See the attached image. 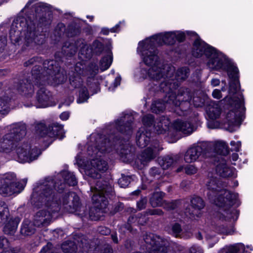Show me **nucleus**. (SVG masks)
Instances as JSON below:
<instances>
[{
    "mask_svg": "<svg viewBox=\"0 0 253 253\" xmlns=\"http://www.w3.org/2000/svg\"><path fill=\"white\" fill-rule=\"evenodd\" d=\"M65 189V184L60 181H44L40 185V198L42 202L45 203L53 212L60 210L69 213H76L81 218L85 215L79 197L73 192H69L61 196ZM84 211V210H83Z\"/></svg>",
    "mask_w": 253,
    "mask_h": 253,
    "instance_id": "f257e3e1",
    "label": "nucleus"
},
{
    "mask_svg": "<svg viewBox=\"0 0 253 253\" xmlns=\"http://www.w3.org/2000/svg\"><path fill=\"white\" fill-rule=\"evenodd\" d=\"M207 186L209 190V199L224 212L220 215V219L225 220L234 219L237 211L231 209V207L236 204L238 194L224 189L222 181L214 177L209 180Z\"/></svg>",
    "mask_w": 253,
    "mask_h": 253,
    "instance_id": "f03ea898",
    "label": "nucleus"
},
{
    "mask_svg": "<svg viewBox=\"0 0 253 253\" xmlns=\"http://www.w3.org/2000/svg\"><path fill=\"white\" fill-rule=\"evenodd\" d=\"M99 68L95 62L90 63L87 66L81 62L77 63L74 67V70L69 73V81L71 85L75 88L79 89V97L78 103L86 101L89 96L87 88L83 86V80L82 76H87V84L90 88H92L94 92L98 87L97 82L94 79L97 74Z\"/></svg>",
    "mask_w": 253,
    "mask_h": 253,
    "instance_id": "7ed1b4c3",
    "label": "nucleus"
},
{
    "mask_svg": "<svg viewBox=\"0 0 253 253\" xmlns=\"http://www.w3.org/2000/svg\"><path fill=\"white\" fill-rule=\"evenodd\" d=\"M92 139L94 142V146L90 145L87 149L88 154L94 158L91 161V165L92 168L88 173L91 178L89 180L90 189L92 186L93 187L96 186L98 181H101L103 184L106 183L110 184L102 178L100 172H103L107 169L108 165L107 163L100 157L102 154L106 152H110V148L106 145V141L104 142V145L102 144L105 138L100 134L92 136L91 139Z\"/></svg>",
    "mask_w": 253,
    "mask_h": 253,
    "instance_id": "20e7f679",
    "label": "nucleus"
},
{
    "mask_svg": "<svg viewBox=\"0 0 253 253\" xmlns=\"http://www.w3.org/2000/svg\"><path fill=\"white\" fill-rule=\"evenodd\" d=\"M179 85V83L176 82L161 83L159 87L161 91L166 93L165 101L176 108L174 111L181 110V113L177 112L179 115H185L186 113L184 112L190 108L193 93L189 88L181 87L176 94L175 91Z\"/></svg>",
    "mask_w": 253,
    "mask_h": 253,
    "instance_id": "39448f33",
    "label": "nucleus"
},
{
    "mask_svg": "<svg viewBox=\"0 0 253 253\" xmlns=\"http://www.w3.org/2000/svg\"><path fill=\"white\" fill-rule=\"evenodd\" d=\"M43 70L40 66L35 65L32 69V80L37 84L56 85L63 83L67 79L66 73L60 71L59 63L54 60H46L43 63Z\"/></svg>",
    "mask_w": 253,
    "mask_h": 253,
    "instance_id": "423d86ee",
    "label": "nucleus"
},
{
    "mask_svg": "<svg viewBox=\"0 0 253 253\" xmlns=\"http://www.w3.org/2000/svg\"><path fill=\"white\" fill-rule=\"evenodd\" d=\"M155 44V42L151 40H146L139 42L143 61L146 65L151 67L148 70V75L151 80L158 81L164 77L166 69L160 67L158 52Z\"/></svg>",
    "mask_w": 253,
    "mask_h": 253,
    "instance_id": "0eeeda50",
    "label": "nucleus"
},
{
    "mask_svg": "<svg viewBox=\"0 0 253 253\" xmlns=\"http://www.w3.org/2000/svg\"><path fill=\"white\" fill-rule=\"evenodd\" d=\"M98 181L96 186L91 187V191L93 193L92 196L93 203L96 206L91 207L89 211V217L91 220H98L103 213L102 210L108 205V198H112L114 192L112 186L106 183L104 184Z\"/></svg>",
    "mask_w": 253,
    "mask_h": 253,
    "instance_id": "6e6552de",
    "label": "nucleus"
},
{
    "mask_svg": "<svg viewBox=\"0 0 253 253\" xmlns=\"http://www.w3.org/2000/svg\"><path fill=\"white\" fill-rule=\"evenodd\" d=\"M192 54L193 56L197 58L204 55L208 58H210L208 65L209 68L215 70L216 69V63H218L220 62L222 63L224 61V60L218 57L214 48L209 46L199 37L194 41L193 43Z\"/></svg>",
    "mask_w": 253,
    "mask_h": 253,
    "instance_id": "1a4fd4ad",
    "label": "nucleus"
},
{
    "mask_svg": "<svg viewBox=\"0 0 253 253\" xmlns=\"http://www.w3.org/2000/svg\"><path fill=\"white\" fill-rule=\"evenodd\" d=\"M26 134L25 125L16 124L10 126L9 132L3 136L0 141V152H10L13 149L15 143L20 141Z\"/></svg>",
    "mask_w": 253,
    "mask_h": 253,
    "instance_id": "9d476101",
    "label": "nucleus"
},
{
    "mask_svg": "<svg viewBox=\"0 0 253 253\" xmlns=\"http://www.w3.org/2000/svg\"><path fill=\"white\" fill-rule=\"evenodd\" d=\"M228 101L231 109L226 114L225 123L230 126H236L241 119L245 111L243 96L239 94L228 99Z\"/></svg>",
    "mask_w": 253,
    "mask_h": 253,
    "instance_id": "9b49d317",
    "label": "nucleus"
},
{
    "mask_svg": "<svg viewBox=\"0 0 253 253\" xmlns=\"http://www.w3.org/2000/svg\"><path fill=\"white\" fill-rule=\"evenodd\" d=\"M23 189L24 186L17 181L16 175L13 172L4 174L0 179V194L3 196L19 193Z\"/></svg>",
    "mask_w": 253,
    "mask_h": 253,
    "instance_id": "f8f14e48",
    "label": "nucleus"
},
{
    "mask_svg": "<svg viewBox=\"0 0 253 253\" xmlns=\"http://www.w3.org/2000/svg\"><path fill=\"white\" fill-rule=\"evenodd\" d=\"M143 240L149 249L148 253H168V242L164 238L152 233H146Z\"/></svg>",
    "mask_w": 253,
    "mask_h": 253,
    "instance_id": "ddd939ff",
    "label": "nucleus"
},
{
    "mask_svg": "<svg viewBox=\"0 0 253 253\" xmlns=\"http://www.w3.org/2000/svg\"><path fill=\"white\" fill-rule=\"evenodd\" d=\"M36 129L37 133L41 137H57L61 139L64 137L63 126L57 123H53L48 127L43 123H40L36 126Z\"/></svg>",
    "mask_w": 253,
    "mask_h": 253,
    "instance_id": "4468645a",
    "label": "nucleus"
},
{
    "mask_svg": "<svg viewBox=\"0 0 253 253\" xmlns=\"http://www.w3.org/2000/svg\"><path fill=\"white\" fill-rule=\"evenodd\" d=\"M16 152L17 161L22 163L31 162L37 159L41 154L40 149L37 147L31 149L27 143H18L16 146Z\"/></svg>",
    "mask_w": 253,
    "mask_h": 253,
    "instance_id": "2eb2a0df",
    "label": "nucleus"
},
{
    "mask_svg": "<svg viewBox=\"0 0 253 253\" xmlns=\"http://www.w3.org/2000/svg\"><path fill=\"white\" fill-rule=\"evenodd\" d=\"M218 62L216 63V69L215 70H221L227 72L228 77L231 81L229 83V92L230 94H235L238 89L239 80L238 68L232 64L225 62Z\"/></svg>",
    "mask_w": 253,
    "mask_h": 253,
    "instance_id": "dca6fc26",
    "label": "nucleus"
},
{
    "mask_svg": "<svg viewBox=\"0 0 253 253\" xmlns=\"http://www.w3.org/2000/svg\"><path fill=\"white\" fill-rule=\"evenodd\" d=\"M102 136L104 137L105 139L103 141L102 144L104 145V142L106 141V145L108 146L112 151V148L116 149V151L119 155L122 158L127 159L128 158V156L130 154V150L129 146L127 144H121V141H120V138L118 136L113 132H111L109 134L108 137L105 135H101Z\"/></svg>",
    "mask_w": 253,
    "mask_h": 253,
    "instance_id": "f3484780",
    "label": "nucleus"
},
{
    "mask_svg": "<svg viewBox=\"0 0 253 253\" xmlns=\"http://www.w3.org/2000/svg\"><path fill=\"white\" fill-rule=\"evenodd\" d=\"M38 188L39 197L38 200L40 204H38V205H44L47 208V210H42L38 211L34 215L33 223L36 227H42L47 226L50 224L52 217V213L55 212H53L51 209L46 205L45 203L42 202L40 198V185Z\"/></svg>",
    "mask_w": 253,
    "mask_h": 253,
    "instance_id": "a211bd4d",
    "label": "nucleus"
},
{
    "mask_svg": "<svg viewBox=\"0 0 253 253\" xmlns=\"http://www.w3.org/2000/svg\"><path fill=\"white\" fill-rule=\"evenodd\" d=\"M184 213L185 215L191 219H194L196 217H199L201 215V210L204 209L205 204L204 200L200 197L193 196L190 198V205L186 206Z\"/></svg>",
    "mask_w": 253,
    "mask_h": 253,
    "instance_id": "6ab92c4d",
    "label": "nucleus"
},
{
    "mask_svg": "<svg viewBox=\"0 0 253 253\" xmlns=\"http://www.w3.org/2000/svg\"><path fill=\"white\" fill-rule=\"evenodd\" d=\"M166 74L164 73V76L162 79L164 81L162 83L179 82L185 80L189 75V69L187 67H182L179 68L175 73V75L173 76L174 69L173 67H169L166 69Z\"/></svg>",
    "mask_w": 253,
    "mask_h": 253,
    "instance_id": "aec40b11",
    "label": "nucleus"
},
{
    "mask_svg": "<svg viewBox=\"0 0 253 253\" xmlns=\"http://www.w3.org/2000/svg\"><path fill=\"white\" fill-rule=\"evenodd\" d=\"M133 120L132 116L126 114L118 119L115 122V125L111 126L110 129L115 127L118 132L126 135L128 138L132 133V123Z\"/></svg>",
    "mask_w": 253,
    "mask_h": 253,
    "instance_id": "412c9836",
    "label": "nucleus"
},
{
    "mask_svg": "<svg viewBox=\"0 0 253 253\" xmlns=\"http://www.w3.org/2000/svg\"><path fill=\"white\" fill-rule=\"evenodd\" d=\"M33 82H35V84L40 87L36 95L38 106L39 107H46L50 105L52 99V94L50 91L43 86L44 84H37L35 80Z\"/></svg>",
    "mask_w": 253,
    "mask_h": 253,
    "instance_id": "4be33fe9",
    "label": "nucleus"
},
{
    "mask_svg": "<svg viewBox=\"0 0 253 253\" xmlns=\"http://www.w3.org/2000/svg\"><path fill=\"white\" fill-rule=\"evenodd\" d=\"M205 146L202 144L192 145L186 152L184 155V161L187 163H191L197 161L205 152Z\"/></svg>",
    "mask_w": 253,
    "mask_h": 253,
    "instance_id": "5701e85b",
    "label": "nucleus"
},
{
    "mask_svg": "<svg viewBox=\"0 0 253 253\" xmlns=\"http://www.w3.org/2000/svg\"><path fill=\"white\" fill-rule=\"evenodd\" d=\"M16 87L19 93L27 97H31L34 92L31 80L28 78L19 80L16 84Z\"/></svg>",
    "mask_w": 253,
    "mask_h": 253,
    "instance_id": "b1692460",
    "label": "nucleus"
},
{
    "mask_svg": "<svg viewBox=\"0 0 253 253\" xmlns=\"http://www.w3.org/2000/svg\"><path fill=\"white\" fill-rule=\"evenodd\" d=\"M44 42L43 35L37 34L36 32L31 31V28H28L25 35V42L24 46L32 47L34 44H41Z\"/></svg>",
    "mask_w": 253,
    "mask_h": 253,
    "instance_id": "393cba45",
    "label": "nucleus"
},
{
    "mask_svg": "<svg viewBox=\"0 0 253 253\" xmlns=\"http://www.w3.org/2000/svg\"><path fill=\"white\" fill-rule=\"evenodd\" d=\"M218 161H219V163L217 164L216 167V173L223 177L233 176L234 169L227 165L224 158L221 157L220 160H218Z\"/></svg>",
    "mask_w": 253,
    "mask_h": 253,
    "instance_id": "a878e982",
    "label": "nucleus"
},
{
    "mask_svg": "<svg viewBox=\"0 0 253 253\" xmlns=\"http://www.w3.org/2000/svg\"><path fill=\"white\" fill-rule=\"evenodd\" d=\"M157 145H155L154 148L148 147L141 153L138 157L141 165L144 166L156 158L158 148Z\"/></svg>",
    "mask_w": 253,
    "mask_h": 253,
    "instance_id": "bb28decb",
    "label": "nucleus"
},
{
    "mask_svg": "<svg viewBox=\"0 0 253 253\" xmlns=\"http://www.w3.org/2000/svg\"><path fill=\"white\" fill-rule=\"evenodd\" d=\"M151 132L144 128H140L136 133V142L140 148L146 147L150 141Z\"/></svg>",
    "mask_w": 253,
    "mask_h": 253,
    "instance_id": "cd10ccee",
    "label": "nucleus"
},
{
    "mask_svg": "<svg viewBox=\"0 0 253 253\" xmlns=\"http://www.w3.org/2000/svg\"><path fill=\"white\" fill-rule=\"evenodd\" d=\"M155 41L160 44H173L175 42V36L174 32H168L164 34H160L152 37Z\"/></svg>",
    "mask_w": 253,
    "mask_h": 253,
    "instance_id": "c85d7f7f",
    "label": "nucleus"
},
{
    "mask_svg": "<svg viewBox=\"0 0 253 253\" xmlns=\"http://www.w3.org/2000/svg\"><path fill=\"white\" fill-rule=\"evenodd\" d=\"M173 125L176 131L181 132L185 134H190L193 131L192 124L186 121L177 120L174 122Z\"/></svg>",
    "mask_w": 253,
    "mask_h": 253,
    "instance_id": "c756f323",
    "label": "nucleus"
},
{
    "mask_svg": "<svg viewBox=\"0 0 253 253\" xmlns=\"http://www.w3.org/2000/svg\"><path fill=\"white\" fill-rule=\"evenodd\" d=\"M61 175L64 179V182L61 180L55 178L54 179H46L44 181H60L62 183H64L65 185L68 184L69 186H75L77 184V180L75 174L73 172L69 171H63L61 172Z\"/></svg>",
    "mask_w": 253,
    "mask_h": 253,
    "instance_id": "7c9ffc66",
    "label": "nucleus"
},
{
    "mask_svg": "<svg viewBox=\"0 0 253 253\" xmlns=\"http://www.w3.org/2000/svg\"><path fill=\"white\" fill-rule=\"evenodd\" d=\"M19 221L18 219H11L4 226L3 231L5 234L13 235L15 233Z\"/></svg>",
    "mask_w": 253,
    "mask_h": 253,
    "instance_id": "2f4dec72",
    "label": "nucleus"
},
{
    "mask_svg": "<svg viewBox=\"0 0 253 253\" xmlns=\"http://www.w3.org/2000/svg\"><path fill=\"white\" fill-rule=\"evenodd\" d=\"M35 226L34 223H32L29 220L25 219L22 224L20 233L24 236H31L35 232Z\"/></svg>",
    "mask_w": 253,
    "mask_h": 253,
    "instance_id": "473e14b6",
    "label": "nucleus"
},
{
    "mask_svg": "<svg viewBox=\"0 0 253 253\" xmlns=\"http://www.w3.org/2000/svg\"><path fill=\"white\" fill-rule=\"evenodd\" d=\"M10 100L8 96H0V113L2 117L6 116L10 112Z\"/></svg>",
    "mask_w": 253,
    "mask_h": 253,
    "instance_id": "72a5a7b5",
    "label": "nucleus"
},
{
    "mask_svg": "<svg viewBox=\"0 0 253 253\" xmlns=\"http://www.w3.org/2000/svg\"><path fill=\"white\" fill-rule=\"evenodd\" d=\"M168 105L172 106V104L168 103L165 101V97L163 99L155 100L151 105L152 111L156 114L163 112Z\"/></svg>",
    "mask_w": 253,
    "mask_h": 253,
    "instance_id": "f704fd0d",
    "label": "nucleus"
},
{
    "mask_svg": "<svg viewBox=\"0 0 253 253\" xmlns=\"http://www.w3.org/2000/svg\"><path fill=\"white\" fill-rule=\"evenodd\" d=\"M78 46V43L74 44L66 42L62 46V52L67 57H71L77 52Z\"/></svg>",
    "mask_w": 253,
    "mask_h": 253,
    "instance_id": "c9c22d12",
    "label": "nucleus"
},
{
    "mask_svg": "<svg viewBox=\"0 0 253 253\" xmlns=\"http://www.w3.org/2000/svg\"><path fill=\"white\" fill-rule=\"evenodd\" d=\"M165 194L162 192H154L149 200V202L152 207L155 208L162 207L164 201L163 197Z\"/></svg>",
    "mask_w": 253,
    "mask_h": 253,
    "instance_id": "e433bc0d",
    "label": "nucleus"
},
{
    "mask_svg": "<svg viewBox=\"0 0 253 253\" xmlns=\"http://www.w3.org/2000/svg\"><path fill=\"white\" fill-rule=\"evenodd\" d=\"M214 150L215 153L220 155L219 157L217 158L218 160H220L221 157L223 158L222 156H226L228 154L227 146L225 142L222 141H217L215 143Z\"/></svg>",
    "mask_w": 253,
    "mask_h": 253,
    "instance_id": "4c0bfd02",
    "label": "nucleus"
},
{
    "mask_svg": "<svg viewBox=\"0 0 253 253\" xmlns=\"http://www.w3.org/2000/svg\"><path fill=\"white\" fill-rule=\"evenodd\" d=\"M61 249L64 253H76L77 246L74 241H66L61 245Z\"/></svg>",
    "mask_w": 253,
    "mask_h": 253,
    "instance_id": "58836bf2",
    "label": "nucleus"
},
{
    "mask_svg": "<svg viewBox=\"0 0 253 253\" xmlns=\"http://www.w3.org/2000/svg\"><path fill=\"white\" fill-rule=\"evenodd\" d=\"M9 215V209L6 203L0 200V223L6 219Z\"/></svg>",
    "mask_w": 253,
    "mask_h": 253,
    "instance_id": "ea45409f",
    "label": "nucleus"
},
{
    "mask_svg": "<svg viewBox=\"0 0 253 253\" xmlns=\"http://www.w3.org/2000/svg\"><path fill=\"white\" fill-rule=\"evenodd\" d=\"M113 61L112 53L104 56L100 61V68L102 71L108 69L112 64Z\"/></svg>",
    "mask_w": 253,
    "mask_h": 253,
    "instance_id": "a19ab883",
    "label": "nucleus"
},
{
    "mask_svg": "<svg viewBox=\"0 0 253 253\" xmlns=\"http://www.w3.org/2000/svg\"><path fill=\"white\" fill-rule=\"evenodd\" d=\"M207 114L211 120H215L219 118L221 114V109L217 105L209 107Z\"/></svg>",
    "mask_w": 253,
    "mask_h": 253,
    "instance_id": "79ce46f5",
    "label": "nucleus"
},
{
    "mask_svg": "<svg viewBox=\"0 0 253 253\" xmlns=\"http://www.w3.org/2000/svg\"><path fill=\"white\" fill-rule=\"evenodd\" d=\"M182 202L183 201L181 200L172 201L171 202L164 201L162 207L167 211H171L179 208V206L183 203Z\"/></svg>",
    "mask_w": 253,
    "mask_h": 253,
    "instance_id": "37998d69",
    "label": "nucleus"
},
{
    "mask_svg": "<svg viewBox=\"0 0 253 253\" xmlns=\"http://www.w3.org/2000/svg\"><path fill=\"white\" fill-rule=\"evenodd\" d=\"M159 161L160 165L164 169L169 168L174 162V160L173 157L169 156L164 157Z\"/></svg>",
    "mask_w": 253,
    "mask_h": 253,
    "instance_id": "c03bdc74",
    "label": "nucleus"
},
{
    "mask_svg": "<svg viewBox=\"0 0 253 253\" xmlns=\"http://www.w3.org/2000/svg\"><path fill=\"white\" fill-rule=\"evenodd\" d=\"M169 233L176 238H181L182 229L178 223H174L171 225Z\"/></svg>",
    "mask_w": 253,
    "mask_h": 253,
    "instance_id": "a18cd8bd",
    "label": "nucleus"
},
{
    "mask_svg": "<svg viewBox=\"0 0 253 253\" xmlns=\"http://www.w3.org/2000/svg\"><path fill=\"white\" fill-rule=\"evenodd\" d=\"M104 49L103 44L100 42L95 40L94 41L91 47V51L97 55L100 54Z\"/></svg>",
    "mask_w": 253,
    "mask_h": 253,
    "instance_id": "49530a36",
    "label": "nucleus"
},
{
    "mask_svg": "<svg viewBox=\"0 0 253 253\" xmlns=\"http://www.w3.org/2000/svg\"><path fill=\"white\" fill-rule=\"evenodd\" d=\"M81 30L75 25H70L66 29V34L68 37H73L79 35L80 34Z\"/></svg>",
    "mask_w": 253,
    "mask_h": 253,
    "instance_id": "de8ad7c7",
    "label": "nucleus"
},
{
    "mask_svg": "<svg viewBox=\"0 0 253 253\" xmlns=\"http://www.w3.org/2000/svg\"><path fill=\"white\" fill-rule=\"evenodd\" d=\"M39 253H60L57 249L50 242H48L44 246Z\"/></svg>",
    "mask_w": 253,
    "mask_h": 253,
    "instance_id": "09e8293b",
    "label": "nucleus"
},
{
    "mask_svg": "<svg viewBox=\"0 0 253 253\" xmlns=\"http://www.w3.org/2000/svg\"><path fill=\"white\" fill-rule=\"evenodd\" d=\"M131 181V177L130 176L122 174L121 177L118 180V184L121 187L126 188L130 184Z\"/></svg>",
    "mask_w": 253,
    "mask_h": 253,
    "instance_id": "8fccbe9b",
    "label": "nucleus"
},
{
    "mask_svg": "<svg viewBox=\"0 0 253 253\" xmlns=\"http://www.w3.org/2000/svg\"><path fill=\"white\" fill-rule=\"evenodd\" d=\"M137 223L141 225H145L149 220L146 211L137 214Z\"/></svg>",
    "mask_w": 253,
    "mask_h": 253,
    "instance_id": "3c124183",
    "label": "nucleus"
},
{
    "mask_svg": "<svg viewBox=\"0 0 253 253\" xmlns=\"http://www.w3.org/2000/svg\"><path fill=\"white\" fill-rule=\"evenodd\" d=\"M142 122L143 125L147 126H151L154 122V118L152 115H147L143 117L142 119Z\"/></svg>",
    "mask_w": 253,
    "mask_h": 253,
    "instance_id": "603ef678",
    "label": "nucleus"
},
{
    "mask_svg": "<svg viewBox=\"0 0 253 253\" xmlns=\"http://www.w3.org/2000/svg\"><path fill=\"white\" fill-rule=\"evenodd\" d=\"M240 250L238 245H234L223 248L221 251L222 253H237Z\"/></svg>",
    "mask_w": 253,
    "mask_h": 253,
    "instance_id": "864d4df0",
    "label": "nucleus"
},
{
    "mask_svg": "<svg viewBox=\"0 0 253 253\" xmlns=\"http://www.w3.org/2000/svg\"><path fill=\"white\" fill-rule=\"evenodd\" d=\"M217 230L220 233L225 234L226 235L232 234L234 232L233 228L232 226H230L229 228L227 226L222 225L219 226L217 229Z\"/></svg>",
    "mask_w": 253,
    "mask_h": 253,
    "instance_id": "5fc2aeb1",
    "label": "nucleus"
},
{
    "mask_svg": "<svg viewBox=\"0 0 253 253\" xmlns=\"http://www.w3.org/2000/svg\"><path fill=\"white\" fill-rule=\"evenodd\" d=\"M185 172L188 175L194 174L197 173L198 169L193 165H187L184 167Z\"/></svg>",
    "mask_w": 253,
    "mask_h": 253,
    "instance_id": "6e6d98bb",
    "label": "nucleus"
},
{
    "mask_svg": "<svg viewBox=\"0 0 253 253\" xmlns=\"http://www.w3.org/2000/svg\"><path fill=\"white\" fill-rule=\"evenodd\" d=\"M65 31V26L63 23H59L55 29V34H57L59 37H61L64 34Z\"/></svg>",
    "mask_w": 253,
    "mask_h": 253,
    "instance_id": "4d7b16f0",
    "label": "nucleus"
},
{
    "mask_svg": "<svg viewBox=\"0 0 253 253\" xmlns=\"http://www.w3.org/2000/svg\"><path fill=\"white\" fill-rule=\"evenodd\" d=\"M147 203V199L146 197L141 198L140 200H139L136 204L137 206V211H141L146 207V205Z\"/></svg>",
    "mask_w": 253,
    "mask_h": 253,
    "instance_id": "13d9d810",
    "label": "nucleus"
},
{
    "mask_svg": "<svg viewBox=\"0 0 253 253\" xmlns=\"http://www.w3.org/2000/svg\"><path fill=\"white\" fill-rule=\"evenodd\" d=\"M42 61V58L39 56H34L24 63V67H28L33 65L35 63H40Z\"/></svg>",
    "mask_w": 253,
    "mask_h": 253,
    "instance_id": "bf43d9fd",
    "label": "nucleus"
},
{
    "mask_svg": "<svg viewBox=\"0 0 253 253\" xmlns=\"http://www.w3.org/2000/svg\"><path fill=\"white\" fill-rule=\"evenodd\" d=\"M120 27V25L119 24H117L115 26L109 29L106 28H103L102 29L101 33L104 35H108L109 32L115 33L117 32L118 28Z\"/></svg>",
    "mask_w": 253,
    "mask_h": 253,
    "instance_id": "052dcab7",
    "label": "nucleus"
},
{
    "mask_svg": "<svg viewBox=\"0 0 253 253\" xmlns=\"http://www.w3.org/2000/svg\"><path fill=\"white\" fill-rule=\"evenodd\" d=\"M146 214L147 215H162L164 213L163 211L162 210L159 209H148L146 211Z\"/></svg>",
    "mask_w": 253,
    "mask_h": 253,
    "instance_id": "680f3d73",
    "label": "nucleus"
},
{
    "mask_svg": "<svg viewBox=\"0 0 253 253\" xmlns=\"http://www.w3.org/2000/svg\"><path fill=\"white\" fill-rule=\"evenodd\" d=\"M50 23L51 20L44 16L43 14H42V16L40 18L39 20V25L40 27L46 26L49 25Z\"/></svg>",
    "mask_w": 253,
    "mask_h": 253,
    "instance_id": "e2e57ef3",
    "label": "nucleus"
},
{
    "mask_svg": "<svg viewBox=\"0 0 253 253\" xmlns=\"http://www.w3.org/2000/svg\"><path fill=\"white\" fill-rule=\"evenodd\" d=\"M132 229L131 225L129 223H125L121 226L120 227V231L121 233H126V232L130 233L132 232Z\"/></svg>",
    "mask_w": 253,
    "mask_h": 253,
    "instance_id": "0e129e2a",
    "label": "nucleus"
},
{
    "mask_svg": "<svg viewBox=\"0 0 253 253\" xmlns=\"http://www.w3.org/2000/svg\"><path fill=\"white\" fill-rule=\"evenodd\" d=\"M230 145L231 146V151L238 152L239 151L241 146V142L240 141L235 142L234 141H232L230 142Z\"/></svg>",
    "mask_w": 253,
    "mask_h": 253,
    "instance_id": "69168bd1",
    "label": "nucleus"
},
{
    "mask_svg": "<svg viewBox=\"0 0 253 253\" xmlns=\"http://www.w3.org/2000/svg\"><path fill=\"white\" fill-rule=\"evenodd\" d=\"M162 169L159 168L152 167L149 170V173L151 176L155 177L157 175L159 176L161 173Z\"/></svg>",
    "mask_w": 253,
    "mask_h": 253,
    "instance_id": "338daca9",
    "label": "nucleus"
},
{
    "mask_svg": "<svg viewBox=\"0 0 253 253\" xmlns=\"http://www.w3.org/2000/svg\"><path fill=\"white\" fill-rule=\"evenodd\" d=\"M193 104L196 107H202L204 105V100L198 97H193Z\"/></svg>",
    "mask_w": 253,
    "mask_h": 253,
    "instance_id": "774afa93",
    "label": "nucleus"
}]
</instances>
